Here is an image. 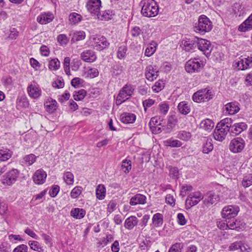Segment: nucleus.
I'll return each instance as SVG.
<instances>
[{"mask_svg": "<svg viewBox=\"0 0 252 252\" xmlns=\"http://www.w3.org/2000/svg\"><path fill=\"white\" fill-rule=\"evenodd\" d=\"M141 9L142 14L145 17H152L156 16L158 12V6L154 0H143Z\"/></svg>", "mask_w": 252, "mask_h": 252, "instance_id": "obj_1", "label": "nucleus"}, {"mask_svg": "<svg viewBox=\"0 0 252 252\" xmlns=\"http://www.w3.org/2000/svg\"><path fill=\"white\" fill-rule=\"evenodd\" d=\"M212 23L210 19L205 15H200L198 19V22L194 27V31L201 34H204L209 32L212 29Z\"/></svg>", "mask_w": 252, "mask_h": 252, "instance_id": "obj_2", "label": "nucleus"}, {"mask_svg": "<svg viewBox=\"0 0 252 252\" xmlns=\"http://www.w3.org/2000/svg\"><path fill=\"white\" fill-rule=\"evenodd\" d=\"M205 63L200 58H191L186 63L185 68L189 73L199 72L203 68Z\"/></svg>", "mask_w": 252, "mask_h": 252, "instance_id": "obj_3", "label": "nucleus"}, {"mask_svg": "<svg viewBox=\"0 0 252 252\" xmlns=\"http://www.w3.org/2000/svg\"><path fill=\"white\" fill-rule=\"evenodd\" d=\"M134 90V89L131 84H127L124 86L116 97V104L120 105L125 102L132 95Z\"/></svg>", "mask_w": 252, "mask_h": 252, "instance_id": "obj_4", "label": "nucleus"}, {"mask_svg": "<svg viewBox=\"0 0 252 252\" xmlns=\"http://www.w3.org/2000/svg\"><path fill=\"white\" fill-rule=\"evenodd\" d=\"M89 46L97 50H102L109 45L106 38L102 36L92 35L88 41Z\"/></svg>", "mask_w": 252, "mask_h": 252, "instance_id": "obj_5", "label": "nucleus"}, {"mask_svg": "<svg viewBox=\"0 0 252 252\" xmlns=\"http://www.w3.org/2000/svg\"><path fill=\"white\" fill-rule=\"evenodd\" d=\"M19 176V171L16 169H12L2 176L1 183L4 186H11L17 181Z\"/></svg>", "mask_w": 252, "mask_h": 252, "instance_id": "obj_6", "label": "nucleus"}, {"mask_svg": "<svg viewBox=\"0 0 252 252\" xmlns=\"http://www.w3.org/2000/svg\"><path fill=\"white\" fill-rule=\"evenodd\" d=\"M212 97V92L208 88L199 90L194 93L192 96V100L197 103L208 101Z\"/></svg>", "mask_w": 252, "mask_h": 252, "instance_id": "obj_7", "label": "nucleus"}, {"mask_svg": "<svg viewBox=\"0 0 252 252\" xmlns=\"http://www.w3.org/2000/svg\"><path fill=\"white\" fill-rule=\"evenodd\" d=\"M235 64L239 70H244L252 67V54L240 57Z\"/></svg>", "mask_w": 252, "mask_h": 252, "instance_id": "obj_8", "label": "nucleus"}, {"mask_svg": "<svg viewBox=\"0 0 252 252\" xmlns=\"http://www.w3.org/2000/svg\"><path fill=\"white\" fill-rule=\"evenodd\" d=\"M196 42L198 49L206 57L209 56L213 49L210 41L205 39L196 38Z\"/></svg>", "mask_w": 252, "mask_h": 252, "instance_id": "obj_9", "label": "nucleus"}, {"mask_svg": "<svg viewBox=\"0 0 252 252\" xmlns=\"http://www.w3.org/2000/svg\"><path fill=\"white\" fill-rule=\"evenodd\" d=\"M88 12L92 16H95L102 8L101 0H88L86 5Z\"/></svg>", "mask_w": 252, "mask_h": 252, "instance_id": "obj_10", "label": "nucleus"}, {"mask_svg": "<svg viewBox=\"0 0 252 252\" xmlns=\"http://www.w3.org/2000/svg\"><path fill=\"white\" fill-rule=\"evenodd\" d=\"M204 198L203 194L199 191L191 192L188 195L186 201V206L189 208L197 205Z\"/></svg>", "mask_w": 252, "mask_h": 252, "instance_id": "obj_11", "label": "nucleus"}, {"mask_svg": "<svg viewBox=\"0 0 252 252\" xmlns=\"http://www.w3.org/2000/svg\"><path fill=\"white\" fill-rule=\"evenodd\" d=\"M239 207L236 205H227L224 207L221 211L222 217L226 220L235 218L239 212Z\"/></svg>", "mask_w": 252, "mask_h": 252, "instance_id": "obj_12", "label": "nucleus"}, {"mask_svg": "<svg viewBox=\"0 0 252 252\" xmlns=\"http://www.w3.org/2000/svg\"><path fill=\"white\" fill-rule=\"evenodd\" d=\"M27 91L29 96L32 99L39 98L42 94V91L39 85L34 82L29 84Z\"/></svg>", "mask_w": 252, "mask_h": 252, "instance_id": "obj_13", "label": "nucleus"}, {"mask_svg": "<svg viewBox=\"0 0 252 252\" xmlns=\"http://www.w3.org/2000/svg\"><path fill=\"white\" fill-rule=\"evenodd\" d=\"M245 141L241 137L232 139L229 144V150L234 153L241 152L245 146Z\"/></svg>", "mask_w": 252, "mask_h": 252, "instance_id": "obj_14", "label": "nucleus"}, {"mask_svg": "<svg viewBox=\"0 0 252 252\" xmlns=\"http://www.w3.org/2000/svg\"><path fill=\"white\" fill-rule=\"evenodd\" d=\"M219 199V195L213 191L207 192L203 199L204 204L207 206L216 204Z\"/></svg>", "mask_w": 252, "mask_h": 252, "instance_id": "obj_15", "label": "nucleus"}, {"mask_svg": "<svg viewBox=\"0 0 252 252\" xmlns=\"http://www.w3.org/2000/svg\"><path fill=\"white\" fill-rule=\"evenodd\" d=\"M158 76V69L156 65H149L145 69V77L150 81H153Z\"/></svg>", "mask_w": 252, "mask_h": 252, "instance_id": "obj_16", "label": "nucleus"}, {"mask_svg": "<svg viewBox=\"0 0 252 252\" xmlns=\"http://www.w3.org/2000/svg\"><path fill=\"white\" fill-rule=\"evenodd\" d=\"M47 173L42 169L36 170L33 175L32 180L36 185H42L46 181Z\"/></svg>", "mask_w": 252, "mask_h": 252, "instance_id": "obj_17", "label": "nucleus"}, {"mask_svg": "<svg viewBox=\"0 0 252 252\" xmlns=\"http://www.w3.org/2000/svg\"><path fill=\"white\" fill-rule=\"evenodd\" d=\"M249 247L244 241H238L234 242L230 244L229 247V251H238L240 252H248Z\"/></svg>", "mask_w": 252, "mask_h": 252, "instance_id": "obj_18", "label": "nucleus"}, {"mask_svg": "<svg viewBox=\"0 0 252 252\" xmlns=\"http://www.w3.org/2000/svg\"><path fill=\"white\" fill-rule=\"evenodd\" d=\"M54 18V16L52 13L43 12L37 17L36 20L39 24L45 25L51 22Z\"/></svg>", "mask_w": 252, "mask_h": 252, "instance_id": "obj_19", "label": "nucleus"}, {"mask_svg": "<svg viewBox=\"0 0 252 252\" xmlns=\"http://www.w3.org/2000/svg\"><path fill=\"white\" fill-rule=\"evenodd\" d=\"M239 110V104L236 101L227 103L224 108L225 113L230 115L237 113Z\"/></svg>", "mask_w": 252, "mask_h": 252, "instance_id": "obj_20", "label": "nucleus"}, {"mask_svg": "<svg viewBox=\"0 0 252 252\" xmlns=\"http://www.w3.org/2000/svg\"><path fill=\"white\" fill-rule=\"evenodd\" d=\"M81 58L85 62L93 63L96 60V56L94 51L87 50L81 53Z\"/></svg>", "mask_w": 252, "mask_h": 252, "instance_id": "obj_21", "label": "nucleus"}, {"mask_svg": "<svg viewBox=\"0 0 252 252\" xmlns=\"http://www.w3.org/2000/svg\"><path fill=\"white\" fill-rule=\"evenodd\" d=\"M158 117H154L151 118L149 125L152 132L155 134L160 133L161 131V127L159 126L160 122Z\"/></svg>", "mask_w": 252, "mask_h": 252, "instance_id": "obj_22", "label": "nucleus"}, {"mask_svg": "<svg viewBox=\"0 0 252 252\" xmlns=\"http://www.w3.org/2000/svg\"><path fill=\"white\" fill-rule=\"evenodd\" d=\"M252 30V14L240 24L238 28V30L241 32H246Z\"/></svg>", "mask_w": 252, "mask_h": 252, "instance_id": "obj_23", "label": "nucleus"}, {"mask_svg": "<svg viewBox=\"0 0 252 252\" xmlns=\"http://www.w3.org/2000/svg\"><path fill=\"white\" fill-rule=\"evenodd\" d=\"M228 131L225 128L218 127L217 125L213 133L214 137L216 140L222 141L225 139Z\"/></svg>", "mask_w": 252, "mask_h": 252, "instance_id": "obj_24", "label": "nucleus"}, {"mask_svg": "<svg viewBox=\"0 0 252 252\" xmlns=\"http://www.w3.org/2000/svg\"><path fill=\"white\" fill-rule=\"evenodd\" d=\"M247 127L248 125L245 123L241 122L235 123L232 126L229 131L233 134L238 135L246 130Z\"/></svg>", "mask_w": 252, "mask_h": 252, "instance_id": "obj_25", "label": "nucleus"}, {"mask_svg": "<svg viewBox=\"0 0 252 252\" xmlns=\"http://www.w3.org/2000/svg\"><path fill=\"white\" fill-rule=\"evenodd\" d=\"M196 38L194 39L185 38L181 42V46L186 51H190L194 49L195 44H196Z\"/></svg>", "mask_w": 252, "mask_h": 252, "instance_id": "obj_26", "label": "nucleus"}, {"mask_svg": "<svg viewBox=\"0 0 252 252\" xmlns=\"http://www.w3.org/2000/svg\"><path fill=\"white\" fill-rule=\"evenodd\" d=\"M114 14L113 11L111 10H106L102 11L100 10L98 14L96 15L95 17L99 20L108 21L112 18Z\"/></svg>", "mask_w": 252, "mask_h": 252, "instance_id": "obj_27", "label": "nucleus"}, {"mask_svg": "<svg viewBox=\"0 0 252 252\" xmlns=\"http://www.w3.org/2000/svg\"><path fill=\"white\" fill-rule=\"evenodd\" d=\"M57 104L56 100L52 98H47L44 102L46 110L50 113L54 112L57 109Z\"/></svg>", "mask_w": 252, "mask_h": 252, "instance_id": "obj_28", "label": "nucleus"}, {"mask_svg": "<svg viewBox=\"0 0 252 252\" xmlns=\"http://www.w3.org/2000/svg\"><path fill=\"white\" fill-rule=\"evenodd\" d=\"M121 121L125 124L133 123L136 120V115L131 113L125 112L121 114Z\"/></svg>", "mask_w": 252, "mask_h": 252, "instance_id": "obj_29", "label": "nucleus"}, {"mask_svg": "<svg viewBox=\"0 0 252 252\" xmlns=\"http://www.w3.org/2000/svg\"><path fill=\"white\" fill-rule=\"evenodd\" d=\"M146 201V197L145 195L141 194H137L131 198L129 204L132 206L137 204H144Z\"/></svg>", "mask_w": 252, "mask_h": 252, "instance_id": "obj_30", "label": "nucleus"}, {"mask_svg": "<svg viewBox=\"0 0 252 252\" xmlns=\"http://www.w3.org/2000/svg\"><path fill=\"white\" fill-rule=\"evenodd\" d=\"M86 211L83 208H73L71 210L70 216L75 219L80 220L86 215Z\"/></svg>", "mask_w": 252, "mask_h": 252, "instance_id": "obj_31", "label": "nucleus"}, {"mask_svg": "<svg viewBox=\"0 0 252 252\" xmlns=\"http://www.w3.org/2000/svg\"><path fill=\"white\" fill-rule=\"evenodd\" d=\"M138 222V219L135 216H131L126 219L124 226L128 230H131L137 224Z\"/></svg>", "mask_w": 252, "mask_h": 252, "instance_id": "obj_32", "label": "nucleus"}, {"mask_svg": "<svg viewBox=\"0 0 252 252\" xmlns=\"http://www.w3.org/2000/svg\"><path fill=\"white\" fill-rule=\"evenodd\" d=\"M106 194V189L104 185L99 184L95 189V195L97 199L103 200Z\"/></svg>", "mask_w": 252, "mask_h": 252, "instance_id": "obj_33", "label": "nucleus"}, {"mask_svg": "<svg viewBox=\"0 0 252 252\" xmlns=\"http://www.w3.org/2000/svg\"><path fill=\"white\" fill-rule=\"evenodd\" d=\"M29 105V101L27 97L23 95L18 97L16 100V107L17 109H20L23 108H27Z\"/></svg>", "mask_w": 252, "mask_h": 252, "instance_id": "obj_34", "label": "nucleus"}, {"mask_svg": "<svg viewBox=\"0 0 252 252\" xmlns=\"http://www.w3.org/2000/svg\"><path fill=\"white\" fill-rule=\"evenodd\" d=\"M228 229L236 230L237 231H240L242 229L243 226V222L238 220H232L228 221Z\"/></svg>", "mask_w": 252, "mask_h": 252, "instance_id": "obj_35", "label": "nucleus"}, {"mask_svg": "<svg viewBox=\"0 0 252 252\" xmlns=\"http://www.w3.org/2000/svg\"><path fill=\"white\" fill-rule=\"evenodd\" d=\"M232 122L233 120L232 119L226 118L221 120L220 122L218 124V127H221L224 129L225 128V129H226L229 131L232 126Z\"/></svg>", "mask_w": 252, "mask_h": 252, "instance_id": "obj_36", "label": "nucleus"}, {"mask_svg": "<svg viewBox=\"0 0 252 252\" xmlns=\"http://www.w3.org/2000/svg\"><path fill=\"white\" fill-rule=\"evenodd\" d=\"M158 46V43L155 41L151 42L146 48L145 55L147 57H150L156 52Z\"/></svg>", "mask_w": 252, "mask_h": 252, "instance_id": "obj_37", "label": "nucleus"}, {"mask_svg": "<svg viewBox=\"0 0 252 252\" xmlns=\"http://www.w3.org/2000/svg\"><path fill=\"white\" fill-rule=\"evenodd\" d=\"M200 126L206 131H210L214 126V123L211 120L206 119L201 121Z\"/></svg>", "mask_w": 252, "mask_h": 252, "instance_id": "obj_38", "label": "nucleus"}, {"mask_svg": "<svg viewBox=\"0 0 252 252\" xmlns=\"http://www.w3.org/2000/svg\"><path fill=\"white\" fill-rule=\"evenodd\" d=\"M163 215L160 213H156L152 218V225L154 227H158L162 225L163 223Z\"/></svg>", "mask_w": 252, "mask_h": 252, "instance_id": "obj_39", "label": "nucleus"}, {"mask_svg": "<svg viewBox=\"0 0 252 252\" xmlns=\"http://www.w3.org/2000/svg\"><path fill=\"white\" fill-rule=\"evenodd\" d=\"M178 109L180 113L187 115L190 111L189 105L186 101H182L178 104Z\"/></svg>", "mask_w": 252, "mask_h": 252, "instance_id": "obj_40", "label": "nucleus"}, {"mask_svg": "<svg viewBox=\"0 0 252 252\" xmlns=\"http://www.w3.org/2000/svg\"><path fill=\"white\" fill-rule=\"evenodd\" d=\"M37 157L34 154L26 155L23 158L22 162L26 166L32 165L36 160Z\"/></svg>", "mask_w": 252, "mask_h": 252, "instance_id": "obj_41", "label": "nucleus"}, {"mask_svg": "<svg viewBox=\"0 0 252 252\" xmlns=\"http://www.w3.org/2000/svg\"><path fill=\"white\" fill-rule=\"evenodd\" d=\"M12 155V152L7 148L0 150V160L4 161L9 159Z\"/></svg>", "mask_w": 252, "mask_h": 252, "instance_id": "obj_42", "label": "nucleus"}, {"mask_svg": "<svg viewBox=\"0 0 252 252\" xmlns=\"http://www.w3.org/2000/svg\"><path fill=\"white\" fill-rule=\"evenodd\" d=\"M60 61L57 58H54L49 61L48 68L52 71H57L60 68Z\"/></svg>", "mask_w": 252, "mask_h": 252, "instance_id": "obj_43", "label": "nucleus"}, {"mask_svg": "<svg viewBox=\"0 0 252 252\" xmlns=\"http://www.w3.org/2000/svg\"><path fill=\"white\" fill-rule=\"evenodd\" d=\"M165 86V81L162 79H159L155 82L152 89L154 92L158 93L162 90Z\"/></svg>", "mask_w": 252, "mask_h": 252, "instance_id": "obj_44", "label": "nucleus"}, {"mask_svg": "<svg viewBox=\"0 0 252 252\" xmlns=\"http://www.w3.org/2000/svg\"><path fill=\"white\" fill-rule=\"evenodd\" d=\"M163 143L165 146L171 147H180L182 145L181 141L173 138L167 139L164 141Z\"/></svg>", "mask_w": 252, "mask_h": 252, "instance_id": "obj_45", "label": "nucleus"}, {"mask_svg": "<svg viewBox=\"0 0 252 252\" xmlns=\"http://www.w3.org/2000/svg\"><path fill=\"white\" fill-rule=\"evenodd\" d=\"M127 51V48L126 46L122 45L119 46L117 52V58L120 60L125 58L126 56Z\"/></svg>", "mask_w": 252, "mask_h": 252, "instance_id": "obj_46", "label": "nucleus"}, {"mask_svg": "<svg viewBox=\"0 0 252 252\" xmlns=\"http://www.w3.org/2000/svg\"><path fill=\"white\" fill-rule=\"evenodd\" d=\"M82 20V16L77 13H71L69 16V20L72 24H78Z\"/></svg>", "mask_w": 252, "mask_h": 252, "instance_id": "obj_47", "label": "nucleus"}, {"mask_svg": "<svg viewBox=\"0 0 252 252\" xmlns=\"http://www.w3.org/2000/svg\"><path fill=\"white\" fill-rule=\"evenodd\" d=\"M123 66L120 64H116L113 65L112 68V75L114 76L117 77L123 72Z\"/></svg>", "mask_w": 252, "mask_h": 252, "instance_id": "obj_48", "label": "nucleus"}, {"mask_svg": "<svg viewBox=\"0 0 252 252\" xmlns=\"http://www.w3.org/2000/svg\"><path fill=\"white\" fill-rule=\"evenodd\" d=\"M83 190L82 187L80 186H76L70 192V197L73 199H76L79 197Z\"/></svg>", "mask_w": 252, "mask_h": 252, "instance_id": "obj_49", "label": "nucleus"}, {"mask_svg": "<svg viewBox=\"0 0 252 252\" xmlns=\"http://www.w3.org/2000/svg\"><path fill=\"white\" fill-rule=\"evenodd\" d=\"M169 109L168 103L167 101L161 102L158 105L159 113L161 115H166Z\"/></svg>", "mask_w": 252, "mask_h": 252, "instance_id": "obj_50", "label": "nucleus"}, {"mask_svg": "<svg viewBox=\"0 0 252 252\" xmlns=\"http://www.w3.org/2000/svg\"><path fill=\"white\" fill-rule=\"evenodd\" d=\"M213 149V145L211 140L207 139L202 147V152L205 154H208Z\"/></svg>", "mask_w": 252, "mask_h": 252, "instance_id": "obj_51", "label": "nucleus"}, {"mask_svg": "<svg viewBox=\"0 0 252 252\" xmlns=\"http://www.w3.org/2000/svg\"><path fill=\"white\" fill-rule=\"evenodd\" d=\"M87 92L84 89H81L75 92L73 94V98L76 101L82 100L86 95Z\"/></svg>", "mask_w": 252, "mask_h": 252, "instance_id": "obj_52", "label": "nucleus"}, {"mask_svg": "<svg viewBox=\"0 0 252 252\" xmlns=\"http://www.w3.org/2000/svg\"><path fill=\"white\" fill-rule=\"evenodd\" d=\"M242 185L244 188H248L252 185V175L247 174L244 176L242 181Z\"/></svg>", "mask_w": 252, "mask_h": 252, "instance_id": "obj_53", "label": "nucleus"}, {"mask_svg": "<svg viewBox=\"0 0 252 252\" xmlns=\"http://www.w3.org/2000/svg\"><path fill=\"white\" fill-rule=\"evenodd\" d=\"M63 180L67 185H72L74 183V175L70 172H65L63 175Z\"/></svg>", "mask_w": 252, "mask_h": 252, "instance_id": "obj_54", "label": "nucleus"}, {"mask_svg": "<svg viewBox=\"0 0 252 252\" xmlns=\"http://www.w3.org/2000/svg\"><path fill=\"white\" fill-rule=\"evenodd\" d=\"M57 41L61 46H65L69 41V38L64 34H60L57 36Z\"/></svg>", "mask_w": 252, "mask_h": 252, "instance_id": "obj_55", "label": "nucleus"}, {"mask_svg": "<svg viewBox=\"0 0 252 252\" xmlns=\"http://www.w3.org/2000/svg\"><path fill=\"white\" fill-rule=\"evenodd\" d=\"M131 168V162L130 160L126 159L122 162V169L125 173H128Z\"/></svg>", "mask_w": 252, "mask_h": 252, "instance_id": "obj_56", "label": "nucleus"}, {"mask_svg": "<svg viewBox=\"0 0 252 252\" xmlns=\"http://www.w3.org/2000/svg\"><path fill=\"white\" fill-rule=\"evenodd\" d=\"M184 244L182 243H176L172 245L168 252H181L183 248Z\"/></svg>", "mask_w": 252, "mask_h": 252, "instance_id": "obj_57", "label": "nucleus"}, {"mask_svg": "<svg viewBox=\"0 0 252 252\" xmlns=\"http://www.w3.org/2000/svg\"><path fill=\"white\" fill-rule=\"evenodd\" d=\"M70 59L69 57H65L64 59L63 63L64 71L67 75H69L70 74Z\"/></svg>", "mask_w": 252, "mask_h": 252, "instance_id": "obj_58", "label": "nucleus"}, {"mask_svg": "<svg viewBox=\"0 0 252 252\" xmlns=\"http://www.w3.org/2000/svg\"><path fill=\"white\" fill-rule=\"evenodd\" d=\"M41 236L44 240V243L49 247H51L53 246V240L50 236L46 233H42Z\"/></svg>", "mask_w": 252, "mask_h": 252, "instance_id": "obj_59", "label": "nucleus"}, {"mask_svg": "<svg viewBox=\"0 0 252 252\" xmlns=\"http://www.w3.org/2000/svg\"><path fill=\"white\" fill-rule=\"evenodd\" d=\"M177 137L181 140L188 141L190 138L191 134L189 132L182 131L178 133Z\"/></svg>", "mask_w": 252, "mask_h": 252, "instance_id": "obj_60", "label": "nucleus"}, {"mask_svg": "<svg viewBox=\"0 0 252 252\" xmlns=\"http://www.w3.org/2000/svg\"><path fill=\"white\" fill-rule=\"evenodd\" d=\"M155 103V100L151 98H148L144 100L142 102L144 111L146 112L148 108L151 107Z\"/></svg>", "mask_w": 252, "mask_h": 252, "instance_id": "obj_61", "label": "nucleus"}, {"mask_svg": "<svg viewBox=\"0 0 252 252\" xmlns=\"http://www.w3.org/2000/svg\"><path fill=\"white\" fill-rule=\"evenodd\" d=\"M8 239L12 243H16L18 241L22 242L24 239L20 235L10 234L8 236Z\"/></svg>", "mask_w": 252, "mask_h": 252, "instance_id": "obj_62", "label": "nucleus"}, {"mask_svg": "<svg viewBox=\"0 0 252 252\" xmlns=\"http://www.w3.org/2000/svg\"><path fill=\"white\" fill-rule=\"evenodd\" d=\"M87 76L91 78H94L97 77L99 74V71L95 68H90L87 71Z\"/></svg>", "mask_w": 252, "mask_h": 252, "instance_id": "obj_63", "label": "nucleus"}, {"mask_svg": "<svg viewBox=\"0 0 252 252\" xmlns=\"http://www.w3.org/2000/svg\"><path fill=\"white\" fill-rule=\"evenodd\" d=\"M85 32L83 31H78L74 33L73 38L76 41H80L85 38Z\"/></svg>", "mask_w": 252, "mask_h": 252, "instance_id": "obj_64", "label": "nucleus"}]
</instances>
